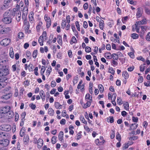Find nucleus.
Listing matches in <instances>:
<instances>
[{"label":"nucleus","instance_id":"obj_58","mask_svg":"<svg viewBox=\"0 0 150 150\" xmlns=\"http://www.w3.org/2000/svg\"><path fill=\"white\" fill-rule=\"evenodd\" d=\"M146 40L149 41H150V32H149L146 36Z\"/></svg>","mask_w":150,"mask_h":150},{"label":"nucleus","instance_id":"obj_61","mask_svg":"<svg viewBox=\"0 0 150 150\" xmlns=\"http://www.w3.org/2000/svg\"><path fill=\"white\" fill-rule=\"evenodd\" d=\"M128 55L132 58H134V53L133 52H130L128 53Z\"/></svg>","mask_w":150,"mask_h":150},{"label":"nucleus","instance_id":"obj_10","mask_svg":"<svg viewBox=\"0 0 150 150\" xmlns=\"http://www.w3.org/2000/svg\"><path fill=\"white\" fill-rule=\"evenodd\" d=\"M9 142L8 139H5L2 140L0 142V144L4 146H7L9 144Z\"/></svg>","mask_w":150,"mask_h":150},{"label":"nucleus","instance_id":"obj_23","mask_svg":"<svg viewBox=\"0 0 150 150\" xmlns=\"http://www.w3.org/2000/svg\"><path fill=\"white\" fill-rule=\"evenodd\" d=\"M99 27L100 29L103 30L104 26V21L103 20H100L99 22Z\"/></svg>","mask_w":150,"mask_h":150},{"label":"nucleus","instance_id":"obj_20","mask_svg":"<svg viewBox=\"0 0 150 150\" xmlns=\"http://www.w3.org/2000/svg\"><path fill=\"white\" fill-rule=\"evenodd\" d=\"M137 23L139 25L144 24L146 23V20L145 18L141 21H138Z\"/></svg>","mask_w":150,"mask_h":150},{"label":"nucleus","instance_id":"obj_13","mask_svg":"<svg viewBox=\"0 0 150 150\" xmlns=\"http://www.w3.org/2000/svg\"><path fill=\"white\" fill-rule=\"evenodd\" d=\"M33 15L34 13L33 12H31L29 16V20L31 23H33L34 21Z\"/></svg>","mask_w":150,"mask_h":150},{"label":"nucleus","instance_id":"obj_32","mask_svg":"<svg viewBox=\"0 0 150 150\" xmlns=\"http://www.w3.org/2000/svg\"><path fill=\"white\" fill-rule=\"evenodd\" d=\"M42 25V22H40L38 23V25H37L36 27L37 31H39L40 30Z\"/></svg>","mask_w":150,"mask_h":150},{"label":"nucleus","instance_id":"obj_33","mask_svg":"<svg viewBox=\"0 0 150 150\" xmlns=\"http://www.w3.org/2000/svg\"><path fill=\"white\" fill-rule=\"evenodd\" d=\"M98 88L101 93L103 92L104 91V88L102 85L100 84L98 85Z\"/></svg>","mask_w":150,"mask_h":150},{"label":"nucleus","instance_id":"obj_19","mask_svg":"<svg viewBox=\"0 0 150 150\" xmlns=\"http://www.w3.org/2000/svg\"><path fill=\"white\" fill-rule=\"evenodd\" d=\"M138 126V124L137 123H133L130 126L129 130H133L136 129Z\"/></svg>","mask_w":150,"mask_h":150},{"label":"nucleus","instance_id":"obj_1","mask_svg":"<svg viewBox=\"0 0 150 150\" xmlns=\"http://www.w3.org/2000/svg\"><path fill=\"white\" fill-rule=\"evenodd\" d=\"M10 12L6 11L4 15V18L2 21L4 23L9 24L11 22L12 19L10 17Z\"/></svg>","mask_w":150,"mask_h":150},{"label":"nucleus","instance_id":"obj_7","mask_svg":"<svg viewBox=\"0 0 150 150\" xmlns=\"http://www.w3.org/2000/svg\"><path fill=\"white\" fill-rule=\"evenodd\" d=\"M136 12V17L137 18L141 17L143 13V10L142 8L139 7L137 9Z\"/></svg>","mask_w":150,"mask_h":150},{"label":"nucleus","instance_id":"obj_21","mask_svg":"<svg viewBox=\"0 0 150 150\" xmlns=\"http://www.w3.org/2000/svg\"><path fill=\"white\" fill-rule=\"evenodd\" d=\"M122 76L125 79H127L129 77V74L127 71H124L122 72Z\"/></svg>","mask_w":150,"mask_h":150},{"label":"nucleus","instance_id":"obj_44","mask_svg":"<svg viewBox=\"0 0 150 150\" xmlns=\"http://www.w3.org/2000/svg\"><path fill=\"white\" fill-rule=\"evenodd\" d=\"M81 133L82 132L80 131L78 133L77 135V139L78 140L80 139L81 137Z\"/></svg>","mask_w":150,"mask_h":150},{"label":"nucleus","instance_id":"obj_45","mask_svg":"<svg viewBox=\"0 0 150 150\" xmlns=\"http://www.w3.org/2000/svg\"><path fill=\"white\" fill-rule=\"evenodd\" d=\"M44 19L46 22L49 21H51V19L50 17L47 16V15H45L44 16Z\"/></svg>","mask_w":150,"mask_h":150},{"label":"nucleus","instance_id":"obj_37","mask_svg":"<svg viewBox=\"0 0 150 150\" xmlns=\"http://www.w3.org/2000/svg\"><path fill=\"white\" fill-rule=\"evenodd\" d=\"M122 100L120 98L117 97V104L119 105H121L122 104Z\"/></svg>","mask_w":150,"mask_h":150},{"label":"nucleus","instance_id":"obj_63","mask_svg":"<svg viewBox=\"0 0 150 150\" xmlns=\"http://www.w3.org/2000/svg\"><path fill=\"white\" fill-rule=\"evenodd\" d=\"M112 65L114 67H115L116 66H117L118 64L117 62L115 61V60H112Z\"/></svg>","mask_w":150,"mask_h":150},{"label":"nucleus","instance_id":"obj_38","mask_svg":"<svg viewBox=\"0 0 150 150\" xmlns=\"http://www.w3.org/2000/svg\"><path fill=\"white\" fill-rule=\"evenodd\" d=\"M52 71V68L50 66H49L47 70L46 73L47 75H49Z\"/></svg>","mask_w":150,"mask_h":150},{"label":"nucleus","instance_id":"obj_8","mask_svg":"<svg viewBox=\"0 0 150 150\" xmlns=\"http://www.w3.org/2000/svg\"><path fill=\"white\" fill-rule=\"evenodd\" d=\"M15 14L16 16V18L18 21H20L21 18V12L20 11L18 10L15 9Z\"/></svg>","mask_w":150,"mask_h":150},{"label":"nucleus","instance_id":"obj_28","mask_svg":"<svg viewBox=\"0 0 150 150\" xmlns=\"http://www.w3.org/2000/svg\"><path fill=\"white\" fill-rule=\"evenodd\" d=\"M105 57L108 59H111L112 58L111 54L110 53H106L104 54Z\"/></svg>","mask_w":150,"mask_h":150},{"label":"nucleus","instance_id":"obj_3","mask_svg":"<svg viewBox=\"0 0 150 150\" xmlns=\"http://www.w3.org/2000/svg\"><path fill=\"white\" fill-rule=\"evenodd\" d=\"M10 110V108L9 106L2 107L0 108V112L2 115L3 117L5 116L9 110Z\"/></svg>","mask_w":150,"mask_h":150},{"label":"nucleus","instance_id":"obj_31","mask_svg":"<svg viewBox=\"0 0 150 150\" xmlns=\"http://www.w3.org/2000/svg\"><path fill=\"white\" fill-rule=\"evenodd\" d=\"M87 103L84 105L83 108H87L89 107L91 105V101H86Z\"/></svg>","mask_w":150,"mask_h":150},{"label":"nucleus","instance_id":"obj_36","mask_svg":"<svg viewBox=\"0 0 150 150\" xmlns=\"http://www.w3.org/2000/svg\"><path fill=\"white\" fill-rule=\"evenodd\" d=\"M80 119L81 121L83 123L85 124H87V122L85 120L84 117L82 115H80Z\"/></svg>","mask_w":150,"mask_h":150},{"label":"nucleus","instance_id":"obj_56","mask_svg":"<svg viewBox=\"0 0 150 150\" xmlns=\"http://www.w3.org/2000/svg\"><path fill=\"white\" fill-rule=\"evenodd\" d=\"M23 36L24 34L22 32H20L18 34V37L19 39H21Z\"/></svg>","mask_w":150,"mask_h":150},{"label":"nucleus","instance_id":"obj_43","mask_svg":"<svg viewBox=\"0 0 150 150\" xmlns=\"http://www.w3.org/2000/svg\"><path fill=\"white\" fill-rule=\"evenodd\" d=\"M24 2L25 4V6L24 7V9H28V7L29 6V1L28 0H24Z\"/></svg>","mask_w":150,"mask_h":150},{"label":"nucleus","instance_id":"obj_47","mask_svg":"<svg viewBox=\"0 0 150 150\" xmlns=\"http://www.w3.org/2000/svg\"><path fill=\"white\" fill-rule=\"evenodd\" d=\"M66 25V21L65 20H63L61 23V25L62 28H64Z\"/></svg>","mask_w":150,"mask_h":150},{"label":"nucleus","instance_id":"obj_48","mask_svg":"<svg viewBox=\"0 0 150 150\" xmlns=\"http://www.w3.org/2000/svg\"><path fill=\"white\" fill-rule=\"evenodd\" d=\"M37 50H34V51L33 52V53L32 56L34 58H36L37 55Z\"/></svg>","mask_w":150,"mask_h":150},{"label":"nucleus","instance_id":"obj_64","mask_svg":"<svg viewBox=\"0 0 150 150\" xmlns=\"http://www.w3.org/2000/svg\"><path fill=\"white\" fill-rule=\"evenodd\" d=\"M85 51L86 52H89L91 51V49L90 47H86L85 48Z\"/></svg>","mask_w":150,"mask_h":150},{"label":"nucleus","instance_id":"obj_57","mask_svg":"<svg viewBox=\"0 0 150 150\" xmlns=\"http://www.w3.org/2000/svg\"><path fill=\"white\" fill-rule=\"evenodd\" d=\"M128 17L127 16H126L123 18L122 19V21L123 23H125L126 21L127 20Z\"/></svg>","mask_w":150,"mask_h":150},{"label":"nucleus","instance_id":"obj_62","mask_svg":"<svg viewBox=\"0 0 150 150\" xmlns=\"http://www.w3.org/2000/svg\"><path fill=\"white\" fill-rule=\"evenodd\" d=\"M26 115V113L25 112H23L21 113V120H25V118Z\"/></svg>","mask_w":150,"mask_h":150},{"label":"nucleus","instance_id":"obj_53","mask_svg":"<svg viewBox=\"0 0 150 150\" xmlns=\"http://www.w3.org/2000/svg\"><path fill=\"white\" fill-rule=\"evenodd\" d=\"M47 33L46 31H44L42 33V37H43V38L44 39L46 40L47 38Z\"/></svg>","mask_w":150,"mask_h":150},{"label":"nucleus","instance_id":"obj_42","mask_svg":"<svg viewBox=\"0 0 150 150\" xmlns=\"http://www.w3.org/2000/svg\"><path fill=\"white\" fill-rule=\"evenodd\" d=\"M124 106L125 109L126 110H128L129 109V105L128 103L127 102H126L124 104Z\"/></svg>","mask_w":150,"mask_h":150},{"label":"nucleus","instance_id":"obj_55","mask_svg":"<svg viewBox=\"0 0 150 150\" xmlns=\"http://www.w3.org/2000/svg\"><path fill=\"white\" fill-rule=\"evenodd\" d=\"M114 36L115 38V40H116V42L118 43H120V40H119V37H118L117 36V35L115 33L114 34Z\"/></svg>","mask_w":150,"mask_h":150},{"label":"nucleus","instance_id":"obj_49","mask_svg":"<svg viewBox=\"0 0 150 150\" xmlns=\"http://www.w3.org/2000/svg\"><path fill=\"white\" fill-rule=\"evenodd\" d=\"M75 25L78 30L79 31H80V25L78 21H76V22Z\"/></svg>","mask_w":150,"mask_h":150},{"label":"nucleus","instance_id":"obj_51","mask_svg":"<svg viewBox=\"0 0 150 150\" xmlns=\"http://www.w3.org/2000/svg\"><path fill=\"white\" fill-rule=\"evenodd\" d=\"M120 135L119 133H117L116 136V139L118 140L119 142H120L121 140V138Z\"/></svg>","mask_w":150,"mask_h":150},{"label":"nucleus","instance_id":"obj_11","mask_svg":"<svg viewBox=\"0 0 150 150\" xmlns=\"http://www.w3.org/2000/svg\"><path fill=\"white\" fill-rule=\"evenodd\" d=\"M13 116V113L12 111L10 110L8 112L6 113L4 116L6 117L8 119H9L12 118Z\"/></svg>","mask_w":150,"mask_h":150},{"label":"nucleus","instance_id":"obj_5","mask_svg":"<svg viewBox=\"0 0 150 150\" xmlns=\"http://www.w3.org/2000/svg\"><path fill=\"white\" fill-rule=\"evenodd\" d=\"M11 40L10 39L6 38L3 39L0 42V44L3 46H6L8 45L10 43Z\"/></svg>","mask_w":150,"mask_h":150},{"label":"nucleus","instance_id":"obj_52","mask_svg":"<svg viewBox=\"0 0 150 150\" xmlns=\"http://www.w3.org/2000/svg\"><path fill=\"white\" fill-rule=\"evenodd\" d=\"M45 67L44 66H42L41 69L40 74L41 75L44 74V73L45 71Z\"/></svg>","mask_w":150,"mask_h":150},{"label":"nucleus","instance_id":"obj_27","mask_svg":"<svg viewBox=\"0 0 150 150\" xmlns=\"http://www.w3.org/2000/svg\"><path fill=\"white\" fill-rule=\"evenodd\" d=\"M16 69V64H14L12 66L11 69L13 72H15L16 70L17 72H18L19 69L18 68H17V69Z\"/></svg>","mask_w":150,"mask_h":150},{"label":"nucleus","instance_id":"obj_46","mask_svg":"<svg viewBox=\"0 0 150 150\" xmlns=\"http://www.w3.org/2000/svg\"><path fill=\"white\" fill-rule=\"evenodd\" d=\"M56 136H53L51 142L52 144H55L56 142Z\"/></svg>","mask_w":150,"mask_h":150},{"label":"nucleus","instance_id":"obj_14","mask_svg":"<svg viewBox=\"0 0 150 150\" xmlns=\"http://www.w3.org/2000/svg\"><path fill=\"white\" fill-rule=\"evenodd\" d=\"M24 24L25 26V28L26 30H28L29 28V23L26 19L24 20Z\"/></svg>","mask_w":150,"mask_h":150},{"label":"nucleus","instance_id":"obj_35","mask_svg":"<svg viewBox=\"0 0 150 150\" xmlns=\"http://www.w3.org/2000/svg\"><path fill=\"white\" fill-rule=\"evenodd\" d=\"M23 140L24 142L28 143L29 141V137L28 135H25L24 137Z\"/></svg>","mask_w":150,"mask_h":150},{"label":"nucleus","instance_id":"obj_26","mask_svg":"<svg viewBox=\"0 0 150 150\" xmlns=\"http://www.w3.org/2000/svg\"><path fill=\"white\" fill-rule=\"evenodd\" d=\"M25 130L24 128L23 127L21 128L20 132V135L21 137H22L25 135Z\"/></svg>","mask_w":150,"mask_h":150},{"label":"nucleus","instance_id":"obj_9","mask_svg":"<svg viewBox=\"0 0 150 150\" xmlns=\"http://www.w3.org/2000/svg\"><path fill=\"white\" fill-rule=\"evenodd\" d=\"M3 128V130L6 131H9L11 129V126L9 125H1Z\"/></svg>","mask_w":150,"mask_h":150},{"label":"nucleus","instance_id":"obj_15","mask_svg":"<svg viewBox=\"0 0 150 150\" xmlns=\"http://www.w3.org/2000/svg\"><path fill=\"white\" fill-rule=\"evenodd\" d=\"M28 9H24V8L23 13L22 15V18L23 19H26V18L27 16V14L28 13Z\"/></svg>","mask_w":150,"mask_h":150},{"label":"nucleus","instance_id":"obj_18","mask_svg":"<svg viewBox=\"0 0 150 150\" xmlns=\"http://www.w3.org/2000/svg\"><path fill=\"white\" fill-rule=\"evenodd\" d=\"M54 106L55 108L57 109H60L62 108V105H60L58 102L54 103Z\"/></svg>","mask_w":150,"mask_h":150},{"label":"nucleus","instance_id":"obj_6","mask_svg":"<svg viewBox=\"0 0 150 150\" xmlns=\"http://www.w3.org/2000/svg\"><path fill=\"white\" fill-rule=\"evenodd\" d=\"M4 6L6 8H8L12 6V0H4Z\"/></svg>","mask_w":150,"mask_h":150},{"label":"nucleus","instance_id":"obj_59","mask_svg":"<svg viewBox=\"0 0 150 150\" xmlns=\"http://www.w3.org/2000/svg\"><path fill=\"white\" fill-rule=\"evenodd\" d=\"M127 2L131 4L134 5H136V2L132 0H127Z\"/></svg>","mask_w":150,"mask_h":150},{"label":"nucleus","instance_id":"obj_2","mask_svg":"<svg viewBox=\"0 0 150 150\" xmlns=\"http://www.w3.org/2000/svg\"><path fill=\"white\" fill-rule=\"evenodd\" d=\"M9 74V71L8 69L7 68H5L2 69H1L0 70V77L3 76V80L4 82L7 80V78L5 76L8 75Z\"/></svg>","mask_w":150,"mask_h":150},{"label":"nucleus","instance_id":"obj_54","mask_svg":"<svg viewBox=\"0 0 150 150\" xmlns=\"http://www.w3.org/2000/svg\"><path fill=\"white\" fill-rule=\"evenodd\" d=\"M2 80V82H0V89H1L2 88H3L4 87V86L6 84V83L5 82H4L3 81H2V80L3 79H1Z\"/></svg>","mask_w":150,"mask_h":150},{"label":"nucleus","instance_id":"obj_39","mask_svg":"<svg viewBox=\"0 0 150 150\" xmlns=\"http://www.w3.org/2000/svg\"><path fill=\"white\" fill-rule=\"evenodd\" d=\"M77 42L76 39L74 36H73L71 39V41L70 42L71 44L72 45L73 43H76Z\"/></svg>","mask_w":150,"mask_h":150},{"label":"nucleus","instance_id":"obj_29","mask_svg":"<svg viewBox=\"0 0 150 150\" xmlns=\"http://www.w3.org/2000/svg\"><path fill=\"white\" fill-rule=\"evenodd\" d=\"M63 135V132L62 131H60L58 136L59 139L60 141H62V140Z\"/></svg>","mask_w":150,"mask_h":150},{"label":"nucleus","instance_id":"obj_12","mask_svg":"<svg viewBox=\"0 0 150 150\" xmlns=\"http://www.w3.org/2000/svg\"><path fill=\"white\" fill-rule=\"evenodd\" d=\"M12 96V95L11 93H8L7 94L2 96L1 98L2 99L8 100Z\"/></svg>","mask_w":150,"mask_h":150},{"label":"nucleus","instance_id":"obj_40","mask_svg":"<svg viewBox=\"0 0 150 150\" xmlns=\"http://www.w3.org/2000/svg\"><path fill=\"white\" fill-rule=\"evenodd\" d=\"M108 71L109 73L112 74L114 75L115 74V71L112 67H110L109 68Z\"/></svg>","mask_w":150,"mask_h":150},{"label":"nucleus","instance_id":"obj_22","mask_svg":"<svg viewBox=\"0 0 150 150\" xmlns=\"http://www.w3.org/2000/svg\"><path fill=\"white\" fill-rule=\"evenodd\" d=\"M9 55L10 56L11 58H14V53L13 48L12 47H11L10 48Z\"/></svg>","mask_w":150,"mask_h":150},{"label":"nucleus","instance_id":"obj_25","mask_svg":"<svg viewBox=\"0 0 150 150\" xmlns=\"http://www.w3.org/2000/svg\"><path fill=\"white\" fill-rule=\"evenodd\" d=\"M54 110L52 108H50L48 110V113L50 116H53L54 114Z\"/></svg>","mask_w":150,"mask_h":150},{"label":"nucleus","instance_id":"obj_24","mask_svg":"<svg viewBox=\"0 0 150 150\" xmlns=\"http://www.w3.org/2000/svg\"><path fill=\"white\" fill-rule=\"evenodd\" d=\"M92 97H91L89 93H87L85 96V99L86 101H92Z\"/></svg>","mask_w":150,"mask_h":150},{"label":"nucleus","instance_id":"obj_30","mask_svg":"<svg viewBox=\"0 0 150 150\" xmlns=\"http://www.w3.org/2000/svg\"><path fill=\"white\" fill-rule=\"evenodd\" d=\"M43 38L42 36H40L38 39V42L40 44V46H42L43 45Z\"/></svg>","mask_w":150,"mask_h":150},{"label":"nucleus","instance_id":"obj_17","mask_svg":"<svg viewBox=\"0 0 150 150\" xmlns=\"http://www.w3.org/2000/svg\"><path fill=\"white\" fill-rule=\"evenodd\" d=\"M43 145L42 140L39 139L37 143V146L38 148H40Z\"/></svg>","mask_w":150,"mask_h":150},{"label":"nucleus","instance_id":"obj_50","mask_svg":"<svg viewBox=\"0 0 150 150\" xmlns=\"http://www.w3.org/2000/svg\"><path fill=\"white\" fill-rule=\"evenodd\" d=\"M26 54L27 57L29 58L30 59L31 58V53L29 51H27L26 52Z\"/></svg>","mask_w":150,"mask_h":150},{"label":"nucleus","instance_id":"obj_60","mask_svg":"<svg viewBox=\"0 0 150 150\" xmlns=\"http://www.w3.org/2000/svg\"><path fill=\"white\" fill-rule=\"evenodd\" d=\"M132 120L133 122H137L138 120V119L137 117H135L133 116L132 117Z\"/></svg>","mask_w":150,"mask_h":150},{"label":"nucleus","instance_id":"obj_34","mask_svg":"<svg viewBox=\"0 0 150 150\" xmlns=\"http://www.w3.org/2000/svg\"><path fill=\"white\" fill-rule=\"evenodd\" d=\"M131 37L133 39H136L138 38L139 35L136 33H133L131 35Z\"/></svg>","mask_w":150,"mask_h":150},{"label":"nucleus","instance_id":"obj_4","mask_svg":"<svg viewBox=\"0 0 150 150\" xmlns=\"http://www.w3.org/2000/svg\"><path fill=\"white\" fill-rule=\"evenodd\" d=\"M0 33L2 34H4L8 33L11 30L10 28H4V26L2 25H0Z\"/></svg>","mask_w":150,"mask_h":150},{"label":"nucleus","instance_id":"obj_41","mask_svg":"<svg viewBox=\"0 0 150 150\" xmlns=\"http://www.w3.org/2000/svg\"><path fill=\"white\" fill-rule=\"evenodd\" d=\"M112 56V57L113 59L114 60H117L118 59V55L116 54H113Z\"/></svg>","mask_w":150,"mask_h":150},{"label":"nucleus","instance_id":"obj_16","mask_svg":"<svg viewBox=\"0 0 150 150\" xmlns=\"http://www.w3.org/2000/svg\"><path fill=\"white\" fill-rule=\"evenodd\" d=\"M40 95L42 101H44L45 100V95L43 90H41L40 91Z\"/></svg>","mask_w":150,"mask_h":150}]
</instances>
